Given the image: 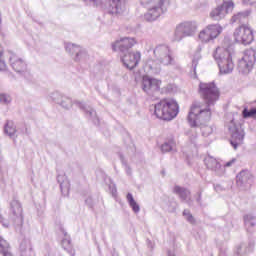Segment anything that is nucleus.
<instances>
[{
    "mask_svg": "<svg viewBox=\"0 0 256 256\" xmlns=\"http://www.w3.org/2000/svg\"><path fill=\"white\" fill-rule=\"evenodd\" d=\"M150 1H153L154 6L149 9V11L145 14L146 21H155V19H159L162 13L167 11V8L163 7L164 0H141L142 5H147Z\"/></svg>",
    "mask_w": 256,
    "mask_h": 256,
    "instance_id": "39448f33",
    "label": "nucleus"
},
{
    "mask_svg": "<svg viewBox=\"0 0 256 256\" xmlns=\"http://www.w3.org/2000/svg\"><path fill=\"white\" fill-rule=\"evenodd\" d=\"M154 55L159 61V63H162V65H171V61H173V58H171V55H169V48L166 46H158L154 49Z\"/></svg>",
    "mask_w": 256,
    "mask_h": 256,
    "instance_id": "1a4fd4ad",
    "label": "nucleus"
},
{
    "mask_svg": "<svg viewBox=\"0 0 256 256\" xmlns=\"http://www.w3.org/2000/svg\"><path fill=\"white\" fill-rule=\"evenodd\" d=\"M184 217H186L187 221H189V223H195V218L193 217V215L191 214V212H189V210H184L183 212Z\"/></svg>",
    "mask_w": 256,
    "mask_h": 256,
    "instance_id": "cd10ccee",
    "label": "nucleus"
},
{
    "mask_svg": "<svg viewBox=\"0 0 256 256\" xmlns=\"http://www.w3.org/2000/svg\"><path fill=\"white\" fill-rule=\"evenodd\" d=\"M5 133L10 137H13V135L17 133V129H15V124H13V122H7L5 126Z\"/></svg>",
    "mask_w": 256,
    "mask_h": 256,
    "instance_id": "4be33fe9",
    "label": "nucleus"
},
{
    "mask_svg": "<svg viewBox=\"0 0 256 256\" xmlns=\"http://www.w3.org/2000/svg\"><path fill=\"white\" fill-rule=\"evenodd\" d=\"M126 198H127V201L129 203L130 207L134 211V213H139V211H140L139 204H137V202L133 198V194L128 193Z\"/></svg>",
    "mask_w": 256,
    "mask_h": 256,
    "instance_id": "aec40b11",
    "label": "nucleus"
},
{
    "mask_svg": "<svg viewBox=\"0 0 256 256\" xmlns=\"http://www.w3.org/2000/svg\"><path fill=\"white\" fill-rule=\"evenodd\" d=\"M198 38L202 43H209V41H213V39L211 38V35L209 34V30L207 28L200 31Z\"/></svg>",
    "mask_w": 256,
    "mask_h": 256,
    "instance_id": "6ab92c4d",
    "label": "nucleus"
},
{
    "mask_svg": "<svg viewBox=\"0 0 256 256\" xmlns=\"http://www.w3.org/2000/svg\"><path fill=\"white\" fill-rule=\"evenodd\" d=\"M174 193H176V195H179L180 199H183V201L187 200L189 198V195H191V192L189 190L181 186H175Z\"/></svg>",
    "mask_w": 256,
    "mask_h": 256,
    "instance_id": "f3484780",
    "label": "nucleus"
},
{
    "mask_svg": "<svg viewBox=\"0 0 256 256\" xmlns=\"http://www.w3.org/2000/svg\"><path fill=\"white\" fill-rule=\"evenodd\" d=\"M233 55H235V48L227 39L215 49L213 57L217 61L221 73H231L233 71L235 67Z\"/></svg>",
    "mask_w": 256,
    "mask_h": 256,
    "instance_id": "f03ea898",
    "label": "nucleus"
},
{
    "mask_svg": "<svg viewBox=\"0 0 256 256\" xmlns=\"http://www.w3.org/2000/svg\"><path fill=\"white\" fill-rule=\"evenodd\" d=\"M173 147H175V142L174 141H170L168 143H164L161 146V150L163 153H169V151L173 150Z\"/></svg>",
    "mask_w": 256,
    "mask_h": 256,
    "instance_id": "393cba45",
    "label": "nucleus"
},
{
    "mask_svg": "<svg viewBox=\"0 0 256 256\" xmlns=\"http://www.w3.org/2000/svg\"><path fill=\"white\" fill-rule=\"evenodd\" d=\"M243 139H245V133L239 132V130L234 131L230 139L233 149L237 150L239 145H243Z\"/></svg>",
    "mask_w": 256,
    "mask_h": 256,
    "instance_id": "4468645a",
    "label": "nucleus"
},
{
    "mask_svg": "<svg viewBox=\"0 0 256 256\" xmlns=\"http://www.w3.org/2000/svg\"><path fill=\"white\" fill-rule=\"evenodd\" d=\"M7 69V63H5V56L3 55V46L0 44V71Z\"/></svg>",
    "mask_w": 256,
    "mask_h": 256,
    "instance_id": "b1692460",
    "label": "nucleus"
},
{
    "mask_svg": "<svg viewBox=\"0 0 256 256\" xmlns=\"http://www.w3.org/2000/svg\"><path fill=\"white\" fill-rule=\"evenodd\" d=\"M197 31V26L191 22H184L176 27V41H181L183 37H191Z\"/></svg>",
    "mask_w": 256,
    "mask_h": 256,
    "instance_id": "423d86ee",
    "label": "nucleus"
},
{
    "mask_svg": "<svg viewBox=\"0 0 256 256\" xmlns=\"http://www.w3.org/2000/svg\"><path fill=\"white\" fill-rule=\"evenodd\" d=\"M255 61H256L255 51L247 50L244 53V56L242 57L239 65L240 67L247 69V71H251V69H253V65H255Z\"/></svg>",
    "mask_w": 256,
    "mask_h": 256,
    "instance_id": "f8f14e48",
    "label": "nucleus"
},
{
    "mask_svg": "<svg viewBox=\"0 0 256 256\" xmlns=\"http://www.w3.org/2000/svg\"><path fill=\"white\" fill-rule=\"evenodd\" d=\"M122 63L127 67V69H135L137 65H139V61H141V52L139 51H132L126 52L121 57Z\"/></svg>",
    "mask_w": 256,
    "mask_h": 256,
    "instance_id": "0eeeda50",
    "label": "nucleus"
},
{
    "mask_svg": "<svg viewBox=\"0 0 256 256\" xmlns=\"http://www.w3.org/2000/svg\"><path fill=\"white\" fill-rule=\"evenodd\" d=\"M222 10L224 11V15H227L230 11H233V8L235 7V4H233V1L224 2L222 5Z\"/></svg>",
    "mask_w": 256,
    "mask_h": 256,
    "instance_id": "5701e85b",
    "label": "nucleus"
},
{
    "mask_svg": "<svg viewBox=\"0 0 256 256\" xmlns=\"http://www.w3.org/2000/svg\"><path fill=\"white\" fill-rule=\"evenodd\" d=\"M233 39L235 43L240 45H251L254 39L253 29L248 25L242 24L234 30Z\"/></svg>",
    "mask_w": 256,
    "mask_h": 256,
    "instance_id": "20e7f679",
    "label": "nucleus"
},
{
    "mask_svg": "<svg viewBox=\"0 0 256 256\" xmlns=\"http://www.w3.org/2000/svg\"><path fill=\"white\" fill-rule=\"evenodd\" d=\"M127 3H129V0H111L108 6V13L110 15H123L126 11Z\"/></svg>",
    "mask_w": 256,
    "mask_h": 256,
    "instance_id": "9d476101",
    "label": "nucleus"
},
{
    "mask_svg": "<svg viewBox=\"0 0 256 256\" xmlns=\"http://www.w3.org/2000/svg\"><path fill=\"white\" fill-rule=\"evenodd\" d=\"M10 64L16 73H23V69H25V62L19 56L15 54L12 55L10 57Z\"/></svg>",
    "mask_w": 256,
    "mask_h": 256,
    "instance_id": "ddd939ff",
    "label": "nucleus"
},
{
    "mask_svg": "<svg viewBox=\"0 0 256 256\" xmlns=\"http://www.w3.org/2000/svg\"><path fill=\"white\" fill-rule=\"evenodd\" d=\"M0 248L1 252L7 251L9 249V242L7 240L3 239V237L0 236Z\"/></svg>",
    "mask_w": 256,
    "mask_h": 256,
    "instance_id": "bb28decb",
    "label": "nucleus"
},
{
    "mask_svg": "<svg viewBox=\"0 0 256 256\" xmlns=\"http://www.w3.org/2000/svg\"><path fill=\"white\" fill-rule=\"evenodd\" d=\"M1 253L3 256H13V254L9 251V249L3 250Z\"/></svg>",
    "mask_w": 256,
    "mask_h": 256,
    "instance_id": "c756f323",
    "label": "nucleus"
},
{
    "mask_svg": "<svg viewBox=\"0 0 256 256\" xmlns=\"http://www.w3.org/2000/svg\"><path fill=\"white\" fill-rule=\"evenodd\" d=\"M237 162V159L233 158L232 160L228 161L224 167H231V165L235 164Z\"/></svg>",
    "mask_w": 256,
    "mask_h": 256,
    "instance_id": "c85d7f7f",
    "label": "nucleus"
},
{
    "mask_svg": "<svg viewBox=\"0 0 256 256\" xmlns=\"http://www.w3.org/2000/svg\"><path fill=\"white\" fill-rule=\"evenodd\" d=\"M161 80L155 78H149V76H144L142 80V89L146 93L149 91H159L161 89Z\"/></svg>",
    "mask_w": 256,
    "mask_h": 256,
    "instance_id": "9b49d317",
    "label": "nucleus"
},
{
    "mask_svg": "<svg viewBox=\"0 0 256 256\" xmlns=\"http://www.w3.org/2000/svg\"><path fill=\"white\" fill-rule=\"evenodd\" d=\"M204 163H205L207 169H211L212 171H215V169H217V167H219V162L217 161V159H215L211 156H207L204 159Z\"/></svg>",
    "mask_w": 256,
    "mask_h": 256,
    "instance_id": "a211bd4d",
    "label": "nucleus"
},
{
    "mask_svg": "<svg viewBox=\"0 0 256 256\" xmlns=\"http://www.w3.org/2000/svg\"><path fill=\"white\" fill-rule=\"evenodd\" d=\"M0 103H4V105H9L11 103V96L9 94H0Z\"/></svg>",
    "mask_w": 256,
    "mask_h": 256,
    "instance_id": "a878e982",
    "label": "nucleus"
},
{
    "mask_svg": "<svg viewBox=\"0 0 256 256\" xmlns=\"http://www.w3.org/2000/svg\"><path fill=\"white\" fill-rule=\"evenodd\" d=\"M137 43V40L135 38L131 37H124L120 40H116L112 44L113 51H121L122 53L125 51H129V49H132V47H135V44Z\"/></svg>",
    "mask_w": 256,
    "mask_h": 256,
    "instance_id": "6e6552de",
    "label": "nucleus"
},
{
    "mask_svg": "<svg viewBox=\"0 0 256 256\" xmlns=\"http://www.w3.org/2000/svg\"><path fill=\"white\" fill-rule=\"evenodd\" d=\"M154 115L162 121H173L179 115V103L173 98H164L155 104Z\"/></svg>",
    "mask_w": 256,
    "mask_h": 256,
    "instance_id": "7ed1b4c3",
    "label": "nucleus"
},
{
    "mask_svg": "<svg viewBox=\"0 0 256 256\" xmlns=\"http://www.w3.org/2000/svg\"><path fill=\"white\" fill-rule=\"evenodd\" d=\"M253 179V175L247 171H241L237 175V183L238 185H243V183H249Z\"/></svg>",
    "mask_w": 256,
    "mask_h": 256,
    "instance_id": "dca6fc26",
    "label": "nucleus"
},
{
    "mask_svg": "<svg viewBox=\"0 0 256 256\" xmlns=\"http://www.w3.org/2000/svg\"><path fill=\"white\" fill-rule=\"evenodd\" d=\"M245 3H253V0H244Z\"/></svg>",
    "mask_w": 256,
    "mask_h": 256,
    "instance_id": "7c9ffc66",
    "label": "nucleus"
},
{
    "mask_svg": "<svg viewBox=\"0 0 256 256\" xmlns=\"http://www.w3.org/2000/svg\"><path fill=\"white\" fill-rule=\"evenodd\" d=\"M225 15V12L223 11L222 6L216 7L212 12L210 13V17L212 19H217L219 17H223Z\"/></svg>",
    "mask_w": 256,
    "mask_h": 256,
    "instance_id": "412c9836",
    "label": "nucleus"
},
{
    "mask_svg": "<svg viewBox=\"0 0 256 256\" xmlns=\"http://www.w3.org/2000/svg\"><path fill=\"white\" fill-rule=\"evenodd\" d=\"M198 93L203 101H195L188 113V123L191 127H199L203 121L211 119V105H215L221 97V91L215 82H201Z\"/></svg>",
    "mask_w": 256,
    "mask_h": 256,
    "instance_id": "f257e3e1",
    "label": "nucleus"
},
{
    "mask_svg": "<svg viewBox=\"0 0 256 256\" xmlns=\"http://www.w3.org/2000/svg\"><path fill=\"white\" fill-rule=\"evenodd\" d=\"M208 29V33L213 41V39H217L221 33H223V27L219 24H211L206 27Z\"/></svg>",
    "mask_w": 256,
    "mask_h": 256,
    "instance_id": "2eb2a0df",
    "label": "nucleus"
}]
</instances>
